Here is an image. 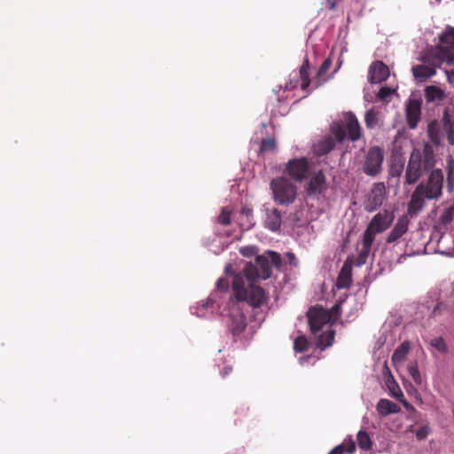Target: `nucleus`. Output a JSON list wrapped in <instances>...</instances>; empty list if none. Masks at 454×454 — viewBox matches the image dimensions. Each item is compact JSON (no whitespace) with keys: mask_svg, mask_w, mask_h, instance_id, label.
<instances>
[{"mask_svg":"<svg viewBox=\"0 0 454 454\" xmlns=\"http://www.w3.org/2000/svg\"><path fill=\"white\" fill-rule=\"evenodd\" d=\"M410 351V343L408 341L403 342L393 353L391 360L394 364H402Z\"/></svg>","mask_w":454,"mask_h":454,"instance_id":"obj_27","label":"nucleus"},{"mask_svg":"<svg viewBox=\"0 0 454 454\" xmlns=\"http://www.w3.org/2000/svg\"><path fill=\"white\" fill-rule=\"evenodd\" d=\"M436 164V153L428 142L422 149L414 148L409 157L404 171V184H417L425 174H428Z\"/></svg>","mask_w":454,"mask_h":454,"instance_id":"obj_2","label":"nucleus"},{"mask_svg":"<svg viewBox=\"0 0 454 454\" xmlns=\"http://www.w3.org/2000/svg\"><path fill=\"white\" fill-rule=\"evenodd\" d=\"M357 444L360 449L369 450L372 449V442L369 434L365 431H359L356 435Z\"/></svg>","mask_w":454,"mask_h":454,"instance_id":"obj_32","label":"nucleus"},{"mask_svg":"<svg viewBox=\"0 0 454 454\" xmlns=\"http://www.w3.org/2000/svg\"><path fill=\"white\" fill-rule=\"evenodd\" d=\"M216 288L220 291H226L229 288V281L226 278H219L216 282Z\"/></svg>","mask_w":454,"mask_h":454,"instance_id":"obj_49","label":"nucleus"},{"mask_svg":"<svg viewBox=\"0 0 454 454\" xmlns=\"http://www.w3.org/2000/svg\"><path fill=\"white\" fill-rule=\"evenodd\" d=\"M370 252H371V248L364 247L362 246V248L358 253L356 262L357 266H361L366 262L367 258L370 254Z\"/></svg>","mask_w":454,"mask_h":454,"instance_id":"obj_42","label":"nucleus"},{"mask_svg":"<svg viewBox=\"0 0 454 454\" xmlns=\"http://www.w3.org/2000/svg\"><path fill=\"white\" fill-rule=\"evenodd\" d=\"M286 257L288 258L289 263L291 265H293L294 267H296L298 265V260L294 253H292V252L287 253Z\"/></svg>","mask_w":454,"mask_h":454,"instance_id":"obj_53","label":"nucleus"},{"mask_svg":"<svg viewBox=\"0 0 454 454\" xmlns=\"http://www.w3.org/2000/svg\"><path fill=\"white\" fill-rule=\"evenodd\" d=\"M443 136L449 145L454 146V116L447 109L443 111L441 120Z\"/></svg>","mask_w":454,"mask_h":454,"instance_id":"obj_17","label":"nucleus"},{"mask_svg":"<svg viewBox=\"0 0 454 454\" xmlns=\"http://www.w3.org/2000/svg\"><path fill=\"white\" fill-rule=\"evenodd\" d=\"M427 134L430 140V145L434 147L442 145V124L437 120H433L427 124Z\"/></svg>","mask_w":454,"mask_h":454,"instance_id":"obj_16","label":"nucleus"},{"mask_svg":"<svg viewBox=\"0 0 454 454\" xmlns=\"http://www.w3.org/2000/svg\"><path fill=\"white\" fill-rule=\"evenodd\" d=\"M333 309V311H336V312H337V311L340 309V305L335 304V305L333 307V309Z\"/></svg>","mask_w":454,"mask_h":454,"instance_id":"obj_58","label":"nucleus"},{"mask_svg":"<svg viewBox=\"0 0 454 454\" xmlns=\"http://www.w3.org/2000/svg\"><path fill=\"white\" fill-rule=\"evenodd\" d=\"M286 171L291 178L297 182H302L309 175V161L305 158L291 160L287 163Z\"/></svg>","mask_w":454,"mask_h":454,"instance_id":"obj_9","label":"nucleus"},{"mask_svg":"<svg viewBox=\"0 0 454 454\" xmlns=\"http://www.w3.org/2000/svg\"><path fill=\"white\" fill-rule=\"evenodd\" d=\"M201 302H202L201 306L204 309H207L209 307H213V305H214V301L211 298H207V301H203Z\"/></svg>","mask_w":454,"mask_h":454,"instance_id":"obj_55","label":"nucleus"},{"mask_svg":"<svg viewBox=\"0 0 454 454\" xmlns=\"http://www.w3.org/2000/svg\"><path fill=\"white\" fill-rule=\"evenodd\" d=\"M331 67H332L331 59H325L317 71V79L320 80L321 78L325 77Z\"/></svg>","mask_w":454,"mask_h":454,"instance_id":"obj_44","label":"nucleus"},{"mask_svg":"<svg viewBox=\"0 0 454 454\" xmlns=\"http://www.w3.org/2000/svg\"><path fill=\"white\" fill-rule=\"evenodd\" d=\"M430 344L432 347H434L435 349H437L441 353H447V351H448L447 344L445 343L443 338H442V337H437V338L433 339L431 340Z\"/></svg>","mask_w":454,"mask_h":454,"instance_id":"obj_39","label":"nucleus"},{"mask_svg":"<svg viewBox=\"0 0 454 454\" xmlns=\"http://www.w3.org/2000/svg\"><path fill=\"white\" fill-rule=\"evenodd\" d=\"M232 372V366L231 365H224L221 370H220V374L222 376V378H226L229 374H231Z\"/></svg>","mask_w":454,"mask_h":454,"instance_id":"obj_52","label":"nucleus"},{"mask_svg":"<svg viewBox=\"0 0 454 454\" xmlns=\"http://www.w3.org/2000/svg\"><path fill=\"white\" fill-rule=\"evenodd\" d=\"M247 317L243 313L230 316L229 328L233 335H239L247 328Z\"/></svg>","mask_w":454,"mask_h":454,"instance_id":"obj_20","label":"nucleus"},{"mask_svg":"<svg viewBox=\"0 0 454 454\" xmlns=\"http://www.w3.org/2000/svg\"><path fill=\"white\" fill-rule=\"evenodd\" d=\"M345 129L349 140L355 142L360 139L362 130L357 118L352 113H349L346 118Z\"/></svg>","mask_w":454,"mask_h":454,"instance_id":"obj_18","label":"nucleus"},{"mask_svg":"<svg viewBox=\"0 0 454 454\" xmlns=\"http://www.w3.org/2000/svg\"><path fill=\"white\" fill-rule=\"evenodd\" d=\"M394 220V215L387 210H384L383 212H379L376 214L367 227L377 231L378 233H381L386 231Z\"/></svg>","mask_w":454,"mask_h":454,"instance_id":"obj_11","label":"nucleus"},{"mask_svg":"<svg viewBox=\"0 0 454 454\" xmlns=\"http://www.w3.org/2000/svg\"><path fill=\"white\" fill-rule=\"evenodd\" d=\"M275 145L276 143L273 138H266L262 141L260 150L263 153L272 151L275 148Z\"/></svg>","mask_w":454,"mask_h":454,"instance_id":"obj_46","label":"nucleus"},{"mask_svg":"<svg viewBox=\"0 0 454 454\" xmlns=\"http://www.w3.org/2000/svg\"><path fill=\"white\" fill-rule=\"evenodd\" d=\"M398 401H400L406 409H413L412 405H411L404 398L401 397Z\"/></svg>","mask_w":454,"mask_h":454,"instance_id":"obj_57","label":"nucleus"},{"mask_svg":"<svg viewBox=\"0 0 454 454\" xmlns=\"http://www.w3.org/2000/svg\"><path fill=\"white\" fill-rule=\"evenodd\" d=\"M327 189L326 177L322 170L314 173L307 184L306 192L309 196H318Z\"/></svg>","mask_w":454,"mask_h":454,"instance_id":"obj_10","label":"nucleus"},{"mask_svg":"<svg viewBox=\"0 0 454 454\" xmlns=\"http://www.w3.org/2000/svg\"><path fill=\"white\" fill-rule=\"evenodd\" d=\"M309 343L305 336H298L294 341V348L296 352L301 353L308 349Z\"/></svg>","mask_w":454,"mask_h":454,"instance_id":"obj_37","label":"nucleus"},{"mask_svg":"<svg viewBox=\"0 0 454 454\" xmlns=\"http://www.w3.org/2000/svg\"><path fill=\"white\" fill-rule=\"evenodd\" d=\"M335 333L333 330H328L322 333L318 337L317 346L325 348L332 346L334 340Z\"/></svg>","mask_w":454,"mask_h":454,"instance_id":"obj_31","label":"nucleus"},{"mask_svg":"<svg viewBox=\"0 0 454 454\" xmlns=\"http://www.w3.org/2000/svg\"><path fill=\"white\" fill-rule=\"evenodd\" d=\"M410 224V220L407 215H401L393 229L386 239L387 244H392L399 240L407 231Z\"/></svg>","mask_w":454,"mask_h":454,"instance_id":"obj_13","label":"nucleus"},{"mask_svg":"<svg viewBox=\"0 0 454 454\" xmlns=\"http://www.w3.org/2000/svg\"><path fill=\"white\" fill-rule=\"evenodd\" d=\"M376 234H378L377 231H374L369 227H366L363 234L362 246L364 247L372 248V245L375 239Z\"/></svg>","mask_w":454,"mask_h":454,"instance_id":"obj_35","label":"nucleus"},{"mask_svg":"<svg viewBox=\"0 0 454 454\" xmlns=\"http://www.w3.org/2000/svg\"><path fill=\"white\" fill-rule=\"evenodd\" d=\"M218 223L222 225L227 226L231 223V213L227 208H223L218 216Z\"/></svg>","mask_w":454,"mask_h":454,"instance_id":"obj_43","label":"nucleus"},{"mask_svg":"<svg viewBox=\"0 0 454 454\" xmlns=\"http://www.w3.org/2000/svg\"><path fill=\"white\" fill-rule=\"evenodd\" d=\"M255 265L258 268L259 278L266 280L271 276V267L269 258L265 254L257 255L255 257Z\"/></svg>","mask_w":454,"mask_h":454,"instance_id":"obj_23","label":"nucleus"},{"mask_svg":"<svg viewBox=\"0 0 454 454\" xmlns=\"http://www.w3.org/2000/svg\"><path fill=\"white\" fill-rule=\"evenodd\" d=\"M342 445L344 446V451L348 453H353L356 450L355 442L351 439L348 442H344Z\"/></svg>","mask_w":454,"mask_h":454,"instance_id":"obj_50","label":"nucleus"},{"mask_svg":"<svg viewBox=\"0 0 454 454\" xmlns=\"http://www.w3.org/2000/svg\"><path fill=\"white\" fill-rule=\"evenodd\" d=\"M445 74H446L447 81L450 83H452L453 79H454V71L453 70H445Z\"/></svg>","mask_w":454,"mask_h":454,"instance_id":"obj_56","label":"nucleus"},{"mask_svg":"<svg viewBox=\"0 0 454 454\" xmlns=\"http://www.w3.org/2000/svg\"><path fill=\"white\" fill-rule=\"evenodd\" d=\"M421 102L418 99H410L406 106V120L410 129H415L420 120Z\"/></svg>","mask_w":454,"mask_h":454,"instance_id":"obj_14","label":"nucleus"},{"mask_svg":"<svg viewBox=\"0 0 454 454\" xmlns=\"http://www.w3.org/2000/svg\"><path fill=\"white\" fill-rule=\"evenodd\" d=\"M384 151L380 146H372L368 149L362 163V170L368 176H376L382 171Z\"/></svg>","mask_w":454,"mask_h":454,"instance_id":"obj_6","label":"nucleus"},{"mask_svg":"<svg viewBox=\"0 0 454 454\" xmlns=\"http://www.w3.org/2000/svg\"><path fill=\"white\" fill-rule=\"evenodd\" d=\"M407 369H408V372H409L410 376L412 378L413 381L416 384H421V382H422L421 375H420V372L419 371L417 363L414 362L412 364H410L408 365Z\"/></svg>","mask_w":454,"mask_h":454,"instance_id":"obj_38","label":"nucleus"},{"mask_svg":"<svg viewBox=\"0 0 454 454\" xmlns=\"http://www.w3.org/2000/svg\"><path fill=\"white\" fill-rule=\"evenodd\" d=\"M436 2H440L441 0H435Z\"/></svg>","mask_w":454,"mask_h":454,"instance_id":"obj_60","label":"nucleus"},{"mask_svg":"<svg viewBox=\"0 0 454 454\" xmlns=\"http://www.w3.org/2000/svg\"><path fill=\"white\" fill-rule=\"evenodd\" d=\"M439 223L445 229L454 226V206L446 208L439 218Z\"/></svg>","mask_w":454,"mask_h":454,"instance_id":"obj_30","label":"nucleus"},{"mask_svg":"<svg viewBox=\"0 0 454 454\" xmlns=\"http://www.w3.org/2000/svg\"><path fill=\"white\" fill-rule=\"evenodd\" d=\"M300 77L301 80V89L304 91L308 90L310 84L309 79V59H305L301 68H300Z\"/></svg>","mask_w":454,"mask_h":454,"instance_id":"obj_29","label":"nucleus"},{"mask_svg":"<svg viewBox=\"0 0 454 454\" xmlns=\"http://www.w3.org/2000/svg\"><path fill=\"white\" fill-rule=\"evenodd\" d=\"M412 75L418 82H427L431 77L436 74V70L434 67L428 64H419L413 66L411 68Z\"/></svg>","mask_w":454,"mask_h":454,"instance_id":"obj_19","label":"nucleus"},{"mask_svg":"<svg viewBox=\"0 0 454 454\" xmlns=\"http://www.w3.org/2000/svg\"><path fill=\"white\" fill-rule=\"evenodd\" d=\"M425 99L427 103L443 101L446 98L445 91L439 86L428 85L424 89Z\"/></svg>","mask_w":454,"mask_h":454,"instance_id":"obj_21","label":"nucleus"},{"mask_svg":"<svg viewBox=\"0 0 454 454\" xmlns=\"http://www.w3.org/2000/svg\"><path fill=\"white\" fill-rule=\"evenodd\" d=\"M265 254L269 255L271 264L277 269H280L282 266L281 255L278 253L270 250L266 251Z\"/></svg>","mask_w":454,"mask_h":454,"instance_id":"obj_41","label":"nucleus"},{"mask_svg":"<svg viewBox=\"0 0 454 454\" xmlns=\"http://www.w3.org/2000/svg\"><path fill=\"white\" fill-rule=\"evenodd\" d=\"M389 76V69L382 61L377 60L372 63L369 68L368 79L371 83H380Z\"/></svg>","mask_w":454,"mask_h":454,"instance_id":"obj_12","label":"nucleus"},{"mask_svg":"<svg viewBox=\"0 0 454 454\" xmlns=\"http://www.w3.org/2000/svg\"><path fill=\"white\" fill-rule=\"evenodd\" d=\"M377 411L380 416H387L389 414L398 413L401 409L394 402L388 399H380L376 406Z\"/></svg>","mask_w":454,"mask_h":454,"instance_id":"obj_24","label":"nucleus"},{"mask_svg":"<svg viewBox=\"0 0 454 454\" xmlns=\"http://www.w3.org/2000/svg\"><path fill=\"white\" fill-rule=\"evenodd\" d=\"M247 215H248V214H251V210H250V209H247Z\"/></svg>","mask_w":454,"mask_h":454,"instance_id":"obj_59","label":"nucleus"},{"mask_svg":"<svg viewBox=\"0 0 454 454\" xmlns=\"http://www.w3.org/2000/svg\"><path fill=\"white\" fill-rule=\"evenodd\" d=\"M403 171H405L404 160L401 157L392 159L388 168V176L390 178L397 179L396 185L399 184V179Z\"/></svg>","mask_w":454,"mask_h":454,"instance_id":"obj_25","label":"nucleus"},{"mask_svg":"<svg viewBox=\"0 0 454 454\" xmlns=\"http://www.w3.org/2000/svg\"><path fill=\"white\" fill-rule=\"evenodd\" d=\"M386 199V187L384 183H375L366 200L364 202V208L367 212H373L383 204Z\"/></svg>","mask_w":454,"mask_h":454,"instance_id":"obj_8","label":"nucleus"},{"mask_svg":"<svg viewBox=\"0 0 454 454\" xmlns=\"http://www.w3.org/2000/svg\"><path fill=\"white\" fill-rule=\"evenodd\" d=\"M273 199L278 205L292 204L297 196V187L286 177H277L270 181Z\"/></svg>","mask_w":454,"mask_h":454,"instance_id":"obj_5","label":"nucleus"},{"mask_svg":"<svg viewBox=\"0 0 454 454\" xmlns=\"http://www.w3.org/2000/svg\"><path fill=\"white\" fill-rule=\"evenodd\" d=\"M427 434H428L427 427H421L417 431L416 437L419 440H423L427 436Z\"/></svg>","mask_w":454,"mask_h":454,"instance_id":"obj_51","label":"nucleus"},{"mask_svg":"<svg viewBox=\"0 0 454 454\" xmlns=\"http://www.w3.org/2000/svg\"><path fill=\"white\" fill-rule=\"evenodd\" d=\"M282 217L281 213L277 208H272L267 213L266 219L264 221V226L271 231H278L281 227Z\"/></svg>","mask_w":454,"mask_h":454,"instance_id":"obj_22","label":"nucleus"},{"mask_svg":"<svg viewBox=\"0 0 454 454\" xmlns=\"http://www.w3.org/2000/svg\"><path fill=\"white\" fill-rule=\"evenodd\" d=\"M364 122L367 129H373L378 124V112L374 108L368 110L364 115Z\"/></svg>","mask_w":454,"mask_h":454,"instance_id":"obj_33","label":"nucleus"},{"mask_svg":"<svg viewBox=\"0 0 454 454\" xmlns=\"http://www.w3.org/2000/svg\"><path fill=\"white\" fill-rule=\"evenodd\" d=\"M240 254L246 257H251L257 253V247L255 246H247L239 250Z\"/></svg>","mask_w":454,"mask_h":454,"instance_id":"obj_47","label":"nucleus"},{"mask_svg":"<svg viewBox=\"0 0 454 454\" xmlns=\"http://www.w3.org/2000/svg\"><path fill=\"white\" fill-rule=\"evenodd\" d=\"M232 289L237 301H247L254 308H259L267 302L268 297L264 289L254 284L245 287L243 277L240 275L234 276Z\"/></svg>","mask_w":454,"mask_h":454,"instance_id":"obj_3","label":"nucleus"},{"mask_svg":"<svg viewBox=\"0 0 454 454\" xmlns=\"http://www.w3.org/2000/svg\"><path fill=\"white\" fill-rule=\"evenodd\" d=\"M307 317L311 333L317 334L322 330L324 325L330 322L332 314L322 306L316 305L309 308Z\"/></svg>","mask_w":454,"mask_h":454,"instance_id":"obj_7","label":"nucleus"},{"mask_svg":"<svg viewBox=\"0 0 454 454\" xmlns=\"http://www.w3.org/2000/svg\"><path fill=\"white\" fill-rule=\"evenodd\" d=\"M418 59L437 70L444 62L454 63V49L442 45L429 46L419 52Z\"/></svg>","mask_w":454,"mask_h":454,"instance_id":"obj_4","label":"nucleus"},{"mask_svg":"<svg viewBox=\"0 0 454 454\" xmlns=\"http://www.w3.org/2000/svg\"><path fill=\"white\" fill-rule=\"evenodd\" d=\"M244 275L245 277L250 280V281H254L256 279H259V272H258V268L257 266L255 265V263H252V262H249L247 263L245 268H244Z\"/></svg>","mask_w":454,"mask_h":454,"instance_id":"obj_34","label":"nucleus"},{"mask_svg":"<svg viewBox=\"0 0 454 454\" xmlns=\"http://www.w3.org/2000/svg\"><path fill=\"white\" fill-rule=\"evenodd\" d=\"M331 131L334 138L340 143L343 142L348 137L345 127H342L341 125L333 126Z\"/></svg>","mask_w":454,"mask_h":454,"instance_id":"obj_36","label":"nucleus"},{"mask_svg":"<svg viewBox=\"0 0 454 454\" xmlns=\"http://www.w3.org/2000/svg\"><path fill=\"white\" fill-rule=\"evenodd\" d=\"M335 146V142L333 137H328L319 141L314 147L315 153L322 156L329 153Z\"/></svg>","mask_w":454,"mask_h":454,"instance_id":"obj_26","label":"nucleus"},{"mask_svg":"<svg viewBox=\"0 0 454 454\" xmlns=\"http://www.w3.org/2000/svg\"><path fill=\"white\" fill-rule=\"evenodd\" d=\"M439 45L448 46L454 49V27L448 26L439 35Z\"/></svg>","mask_w":454,"mask_h":454,"instance_id":"obj_28","label":"nucleus"},{"mask_svg":"<svg viewBox=\"0 0 454 454\" xmlns=\"http://www.w3.org/2000/svg\"><path fill=\"white\" fill-rule=\"evenodd\" d=\"M444 174L441 168H433L427 179L419 182L411 192L407 205L410 216L418 215L425 207L427 200L438 201L443 194Z\"/></svg>","mask_w":454,"mask_h":454,"instance_id":"obj_1","label":"nucleus"},{"mask_svg":"<svg viewBox=\"0 0 454 454\" xmlns=\"http://www.w3.org/2000/svg\"><path fill=\"white\" fill-rule=\"evenodd\" d=\"M352 263L353 261L350 257L343 263L336 280L338 289L349 287L352 282Z\"/></svg>","mask_w":454,"mask_h":454,"instance_id":"obj_15","label":"nucleus"},{"mask_svg":"<svg viewBox=\"0 0 454 454\" xmlns=\"http://www.w3.org/2000/svg\"><path fill=\"white\" fill-rule=\"evenodd\" d=\"M393 90L389 87H382L378 92V98L380 99H386L392 94Z\"/></svg>","mask_w":454,"mask_h":454,"instance_id":"obj_48","label":"nucleus"},{"mask_svg":"<svg viewBox=\"0 0 454 454\" xmlns=\"http://www.w3.org/2000/svg\"><path fill=\"white\" fill-rule=\"evenodd\" d=\"M391 378H393V377L391 376ZM387 386H388V388H389V390L391 392V395L395 398H396L398 400L401 397L402 398L404 397L403 394V392H402V390L400 388V387L396 384V382L394 380V379H392V381H389L387 383Z\"/></svg>","mask_w":454,"mask_h":454,"instance_id":"obj_40","label":"nucleus"},{"mask_svg":"<svg viewBox=\"0 0 454 454\" xmlns=\"http://www.w3.org/2000/svg\"><path fill=\"white\" fill-rule=\"evenodd\" d=\"M344 453V446L338 445L333 448L328 454H343Z\"/></svg>","mask_w":454,"mask_h":454,"instance_id":"obj_54","label":"nucleus"},{"mask_svg":"<svg viewBox=\"0 0 454 454\" xmlns=\"http://www.w3.org/2000/svg\"><path fill=\"white\" fill-rule=\"evenodd\" d=\"M446 188L450 193L454 191V168L451 167L447 169Z\"/></svg>","mask_w":454,"mask_h":454,"instance_id":"obj_45","label":"nucleus"}]
</instances>
